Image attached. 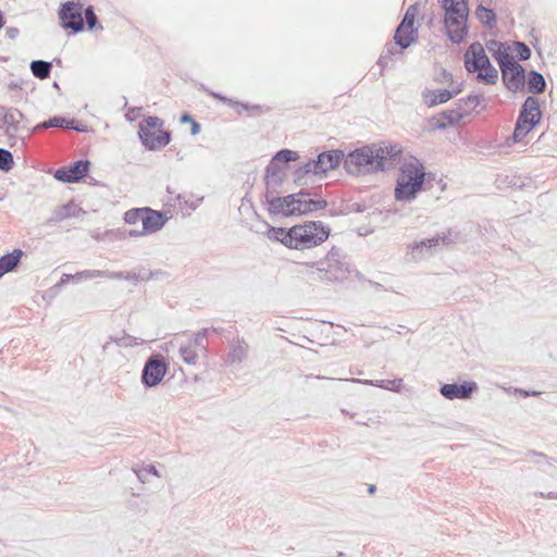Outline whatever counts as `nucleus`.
<instances>
[{
  "label": "nucleus",
  "instance_id": "nucleus-1",
  "mask_svg": "<svg viewBox=\"0 0 557 557\" xmlns=\"http://www.w3.org/2000/svg\"><path fill=\"white\" fill-rule=\"evenodd\" d=\"M383 150L380 145H368L344 154L343 162L347 173L367 175L385 171Z\"/></svg>",
  "mask_w": 557,
  "mask_h": 557
},
{
  "label": "nucleus",
  "instance_id": "nucleus-2",
  "mask_svg": "<svg viewBox=\"0 0 557 557\" xmlns=\"http://www.w3.org/2000/svg\"><path fill=\"white\" fill-rule=\"evenodd\" d=\"M444 10V27L448 39L460 44L468 35L467 20L469 8L467 0H438Z\"/></svg>",
  "mask_w": 557,
  "mask_h": 557
},
{
  "label": "nucleus",
  "instance_id": "nucleus-3",
  "mask_svg": "<svg viewBox=\"0 0 557 557\" xmlns=\"http://www.w3.org/2000/svg\"><path fill=\"white\" fill-rule=\"evenodd\" d=\"M331 235V228L322 221H307L290 227L289 249L305 250L320 246Z\"/></svg>",
  "mask_w": 557,
  "mask_h": 557
},
{
  "label": "nucleus",
  "instance_id": "nucleus-4",
  "mask_svg": "<svg viewBox=\"0 0 557 557\" xmlns=\"http://www.w3.org/2000/svg\"><path fill=\"white\" fill-rule=\"evenodd\" d=\"M541 117L539 100L529 96L521 106L513 133L506 139V145L510 147L512 144L521 141L540 123Z\"/></svg>",
  "mask_w": 557,
  "mask_h": 557
},
{
  "label": "nucleus",
  "instance_id": "nucleus-5",
  "mask_svg": "<svg viewBox=\"0 0 557 557\" xmlns=\"http://www.w3.org/2000/svg\"><path fill=\"white\" fill-rule=\"evenodd\" d=\"M163 121L158 116H148L139 124L138 136L149 150H158L171 141V134L161 129Z\"/></svg>",
  "mask_w": 557,
  "mask_h": 557
},
{
  "label": "nucleus",
  "instance_id": "nucleus-6",
  "mask_svg": "<svg viewBox=\"0 0 557 557\" xmlns=\"http://www.w3.org/2000/svg\"><path fill=\"white\" fill-rule=\"evenodd\" d=\"M497 63L502 72L505 87L511 92H518L525 87V70L513 55L498 53Z\"/></svg>",
  "mask_w": 557,
  "mask_h": 557
},
{
  "label": "nucleus",
  "instance_id": "nucleus-7",
  "mask_svg": "<svg viewBox=\"0 0 557 557\" xmlns=\"http://www.w3.org/2000/svg\"><path fill=\"white\" fill-rule=\"evenodd\" d=\"M84 8L79 2L66 1L61 4L58 16L60 24L65 29H71L74 34L84 30Z\"/></svg>",
  "mask_w": 557,
  "mask_h": 557
},
{
  "label": "nucleus",
  "instance_id": "nucleus-8",
  "mask_svg": "<svg viewBox=\"0 0 557 557\" xmlns=\"http://www.w3.org/2000/svg\"><path fill=\"white\" fill-rule=\"evenodd\" d=\"M454 240L450 238V233L442 236H434L432 238L414 242L408 245L407 259L410 261H419L434 253V250L440 245L448 246Z\"/></svg>",
  "mask_w": 557,
  "mask_h": 557
},
{
  "label": "nucleus",
  "instance_id": "nucleus-9",
  "mask_svg": "<svg viewBox=\"0 0 557 557\" xmlns=\"http://www.w3.org/2000/svg\"><path fill=\"white\" fill-rule=\"evenodd\" d=\"M168 364L161 354L150 356L141 371V383L145 387L150 388L157 386L165 376Z\"/></svg>",
  "mask_w": 557,
  "mask_h": 557
},
{
  "label": "nucleus",
  "instance_id": "nucleus-10",
  "mask_svg": "<svg viewBox=\"0 0 557 557\" xmlns=\"http://www.w3.org/2000/svg\"><path fill=\"white\" fill-rule=\"evenodd\" d=\"M341 249L333 247L330 249L323 260L317 262L320 271H325V275L329 280L341 281L346 278L348 268L341 262ZM307 265L314 267L315 263H307Z\"/></svg>",
  "mask_w": 557,
  "mask_h": 557
},
{
  "label": "nucleus",
  "instance_id": "nucleus-11",
  "mask_svg": "<svg viewBox=\"0 0 557 557\" xmlns=\"http://www.w3.org/2000/svg\"><path fill=\"white\" fill-rule=\"evenodd\" d=\"M164 212L152 210L146 207V212L140 228H133L128 232L131 237L144 236L160 231L168 221Z\"/></svg>",
  "mask_w": 557,
  "mask_h": 557
},
{
  "label": "nucleus",
  "instance_id": "nucleus-12",
  "mask_svg": "<svg viewBox=\"0 0 557 557\" xmlns=\"http://www.w3.org/2000/svg\"><path fill=\"white\" fill-rule=\"evenodd\" d=\"M299 195L290 194L285 197H277L276 194H265V202L271 214L285 216L296 214V200Z\"/></svg>",
  "mask_w": 557,
  "mask_h": 557
},
{
  "label": "nucleus",
  "instance_id": "nucleus-13",
  "mask_svg": "<svg viewBox=\"0 0 557 557\" xmlns=\"http://www.w3.org/2000/svg\"><path fill=\"white\" fill-rule=\"evenodd\" d=\"M416 5H410L405 13L400 24L398 25L395 35L394 40L397 46H399L401 49H407L412 41H414V34L417 30L413 28L414 23V14H410V11H416Z\"/></svg>",
  "mask_w": 557,
  "mask_h": 557
},
{
  "label": "nucleus",
  "instance_id": "nucleus-14",
  "mask_svg": "<svg viewBox=\"0 0 557 557\" xmlns=\"http://www.w3.org/2000/svg\"><path fill=\"white\" fill-rule=\"evenodd\" d=\"M344 152L339 149L324 151L318 154L315 160L311 161V168L314 175H325L329 171L336 169L343 161Z\"/></svg>",
  "mask_w": 557,
  "mask_h": 557
},
{
  "label": "nucleus",
  "instance_id": "nucleus-15",
  "mask_svg": "<svg viewBox=\"0 0 557 557\" xmlns=\"http://www.w3.org/2000/svg\"><path fill=\"white\" fill-rule=\"evenodd\" d=\"M89 169L90 162L88 160H77L70 166L59 168L54 177L63 183H76L88 174Z\"/></svg>",
  "mask_w": 557,
  "mask_h": 557
},
{
  "label": "nucleus",
  "instance_id": "nucleus-16",
  "mask_svg": "<svg viewBox=\"0 0 557 557\" xmlns=\"http://www.w3.org/2000/svg\"><path fill=\"white\" fill-rule=\"evenodd\" d=\"M488 57L480 42H472L465 52V67L469 73H475L485 64H488Z\"/></svg>",
  "mask_w": 557,
  "mask_h": 557
},
{
  "label": "nucleus",
  "instance_id": "nucleus-17",
  "mask_svg": "<svg viewBox=\"0 0 557 557\" xmlns=\"http://www.w3.org/2000/svg\"><path fill=\"white\" fill-rule=\"evenodd\" d=\"M476 389L478 385L475 382H463L461 384H443L440 387V393L444 398L449 400L469 399Z\"/></svg>",
  "mask_w": 557,
  "mask_h": 557
},
{
  "label": "nucleus",
  "instance_id": "nucleus-18",
  "mask_svg": "<svg viewBox=\"0 0 557 557\" xmlns=\"http://www.w3.org/2000/svg\"><path fill=\"white\" fill-rule=\"evenodd\" d=\"M397 178H404L407 183H419L422 186L425 178L424 166L418 159L411 158L400 165Z\"/></svg>",
  "mask_w": 557,
  "mask_h": 557
},
{
  "label": "nucleus",
  "instance_id": "nucleus-19",
  "mask_svg": "<svg viewBox=\"0 0 557 557\" xmlns=\"http://www.w3.org/2000/svg\"><path fill=\"white\" fill-rule=\"evenodd\" d=\"M285 166L278 162L270 161L265 168V194H277V189L282 186L285 176Z\"/></svg>",
  "mask_w": 557,
  "mask_h": 557
},
{
  "label": "nucleus",
  "instance_id": "nucleus-20",
  "mask_svg": "<svg viewBox=\"0 0 557 557\" xmlns=\"http://www.w3.org/2000/svg\"><path fill=\"white\" fill-rule=\"evenodd\" d=\"M299 196L296 200V214H308L326 208L327 202L323 199H312L310 194L306 191L297 193Z\"/></svg>",
  "mask_w": 557,
  "mask_h": 557
},
{
  "label": "nucleus",
  "instance_id": "nucleus-21",
  "mask_svg": "<svg viewBox=\"0 0 557 557\" xmlns=\"http://www.w3.org/2000/svg\"><path fill=\"white\" fill-rule=\"evenodd\" d=\"M421 98L428 108H433L449 101L451 98H454V92H449L448 89L424 88L421 92Z\"/></svg>",
  "mask_w": 557,
  "mask_h": 557
},
{
  "label": "nucleus",
  "instance_id": "nucleus-22",
  "mask_svg": "<svg viewBox=\"0 0 557 557\" xmlns=\"http://www.w3.org/2000/svg\"><path fill=\"white\" fill-rule=\"evenodd\" d=\"M419 183H407L404 178H397L395 187V199L398 201H411L421 191Z\"/></svg>",
  "mask_w": 557,
  "mask_h": 557
},
{
  "label": "nucleus",
  "instance_id": "nucleus-23",
  "mask_svg": "<svg viewBox=\"0 0 557 557\" xmlns=\"http://www.w3.org/2000/svg\"><path fill=\"white\" fill-rule=\"evenodd\" d=\"M249 345L244 338H236L230 344V351L227 354V363L231 366L240 364L248 356Z\"/></svg>",
  "mask_w": 557,
  "mask_h": 557
},
{
  "label": "nucleus",
  "instance_id": "nucleus-24",
  "mask_svg": "<svg viewBox=\"0 0 557 557\" xmlns=\"http://www.w3.org/2000/svg\"><path fill=\"white\" fill-rule=\"evenodd\" d=\"M83 213H85V211L79 206L72 201L66 205L58 207L48 222L49 224H53L69 218L79 216Z\"/></svg>",
  "mask_w": 557,
  "mask_h": 557
},
{
  "label": "nucleus",
  "instance_id": "nucleus-25",
  "mask_svg": "<svg viewBox=\"0 0 557 557\" xmlns=\"http://www.w3.org/2000/svg\"><path fill=\"white\" fill-rule=\"evenodd\" d=\"M22 256L23 251L17 248L0 257V278L17 267Z\"/></svg>",
  "mask_w": 557,
  "mask_h": 557
},
{
  "label": "nucleus",
  "instance_id": "nucleus-26",
  "mask_svg": "<svg viewBox=\"0 0 557 557\" xmlns=\"http://www.w3.org/2000/svg\"><path fill=\"white\" fill-rule=\"evenodd\" d=\"M525 83L528 85V91L530 94H534V95L542 94L546 89V81H545L544 76L535 70H531L528 73Z\"/></svg>",
  "mask_w": 557,
  "mask_h": 557
},
{
  "label": "nucleus",
  "instance_id": "nucleus-27",
  "mask_svg": "<svg viewBox=\"0 0 557 557\" xmlns=\"http://www.w3.org/2000/svg\"><path fill=\"white\" fill-rule=\"evenodd\" d=\"M265 227L267 231L264 232V234L270 240L278 242L283 244L285 247L289 248L290 227H274L269 224H265Z\"/></svg>",
  "mask_w": 557,
  "mask_h": 557
},
{
  "label": "nucleus",
  "instance_id": "nucleus-28",
  "mask_svg": "<svg viewBox=\"0 0 557 557\" xmlns=\"http://www.w3.org/2000/svg\"><path fill=\"white\" fill-rule=\"evenodd\" d=\"M32 74L39 79H46L50 76L52 63L44 60H34L30 62Z\"/></svg>",
  "mask_w": 557,
  "mask_h": 557
},
{
  "label": "nucleus",
  "instance_id": "nucleus-29",
  "mask_svg": "<svg viewBox=\"0 0 557 557\" xmlns=\"http://www.w3.org/2000/svg\"><path fill=\"white\" fill-rule=\"evenodd\" d=\"M202 89L208 92L210 96H212L213 98L215 99H219L221 100L222 102H224L225 104L232 107V108H240L242 110L244 111H249V110H256V111H260L261 108L260 106L256 104V106H249L248 103H243V102H238V101H234L219 92H214L212 90H209L208 88H206L205 86H201Z\"/></svg>",
  "mask_w": 557,
  "mask_h": 557
},
{
  "label": "nucleus",
  "instance_id": "nucleus-30",
  "mask_svg": "<svg viewBox=\"0 0 557 557\" xmlns=\"http://www.w3.org/2000/svg\"><path fill=\"white\" fill-rule=\"evenodd\" d=\"M476 73H478L476 74V79L479 82H483V83H485L487 85H494V84L497 83L498 72L492 65L491 61H488V64H485Z\"/></svg>",
  "mask_w": 557,
  "mask_h": 557
},
{
  "label": "nucleus",
  "instance_id": "nucleus-31",
  "mask_svg": "<svg viewBox=\"0 0 557 557\" xmlns=\"http://www.w3.org/2000/svg\"><path fill=\"white\" fill-rule=\"evenodd\" d=\"M441 115L445 121L436 124L440 129H444L448 125H456L465 117V113L457 109L443 111Z\"/></svg>",
  "mask_w": 557,
  "mask_h": 557
},
{
  "label": "nucleus",
  "instance_id": "nucleus-32",
  "mask_svg": "<svg viewBox=\"0 0 557 557\" xmlns=\"http://www.w3.org/2000/svg\"><path fill=\"white\" fill-rule=\"evenodd\" d=\"M354 382L363 383L367 385H372L376 387H381L388 391H398L401 386L403 380L401 379H395V380H380V381H372V380H352Z\"/></svg>",
  "mask_w": 557,
  "mask_h": 557
},
{
  "label": "nucleus",
  "instance_id": "nucleus-33",
  "mask_svg": "<svg viewBox=\"0 0 557 557\" xmlns=\"http://www.w3.org/2000/svg\"><path fill=\"white\" fill-rule=\"evenodd\" d=\"M71 124L72 123L70 122L69 119L55 115L53 117H50L47 121H44V122L37 124L34 128V131H42V129H47L50 127H59V128L67 129V126Z\"/></svg>",
  "mask_w": 557,
  "mask_h": 557
},
{
  "label": "nucleus",
  "instance_id": "nucleus-34",
  "mask_svg": "<svg viewBox=\"0 0 557 557\" xmlns=\"http://www.w3.org/2000/svg\"><path fill=\"white\" fill-rule=\"evenodd\" d=\"M476 17L481 23L488 27H494L496 24V14L492 9H487L482 4L478 5L475 11Z\"/></svg>",
  "mask_w": 557,
  "mask_h": 557
},
{
  "label": "nucleus",
  "instance_id": "nucleus-35",
  "mask_svg": "<svg viewBox=\"0 0 557 557\" xmlns=\"http://www.w3.org/2000/svg\"><path fill=\"white\" fill-rule=\"evenodd\" d=\"M381 147V150H383V157H384V164L385 170L392 165V162L398 157L400 153V148L397 145H386V144H379Z\"/></svg>",
  "mask_w": 557,
  "mask_h": 557
},
{
  "label": "nucleus",
  "instance_id": "nucleus-36",
  "mask_svg": "<svg viewBox=\"0 0 557 557\" xmlns=\"http://www.w3.org/2000/svg\"><path fill=\"white\" fill-rule=\"evenodd\" d=\"M180 356L187 364H195L198 360V354L191 343L180 347Z\"/></svg>",
  "mask_w": 557,
  "mask_h": 557
},
{
  "label": "nucleus",
  "instance_id": "nucleus-37",
  "mask_svg": "<svg viewBox=\"0 0 557 557\" xmlns=\"http://www.w3.org/2000/svg\"><path fill=\"white\" fill-rule=\"evenodd\" d=\"M2 110L5 111L2 117L3 125H10L11 127L18 125L20 120L23 117V114L20 110L14 108H2Z\"/></svg>",
  "mask_w": 557,
  "mask_h": 557
},
{
  "label": "nucleus",
  "instance_id": "nucleus-38",
  "mask_svg": "<svg viewBox=\"0 0 557 557\" xmlns=\"http://www.w3.org/2000/svg\"><path fill=\"white\" fill-rule=\"evenodd\" d=\"M146 208H134L125 212L124 221L129 225L143 223Z\"/></svg>",
  "mask_w": 557,
  "mask_h": 557
},
{
  "label": "nucleus",
  "instance_id": "nucleus-39",
  "mask_svg": "<svg viewBox=\"0 0 557 557\" xmlns=\"http://www.w3.org/2000/svg\"><path fill=\"white\" fill-rule=\"evenodd\" d=\"M119 347H135L144 344V341L124 333L121 337L111 338Z\"/></svg>",
  "mask_w": 557,
  "mask_h": 557
},
{
  "label": "nucleus",
  "instance_id": "nucleus-40",
  "mask_svg": "<svg viewBox=\"0 0 557 557\" xmlns=\"http://www.w3.org/2000/svg\"><path fill=\"white\" fill-rule=\"evenodd\" d=\"M299 158V154L297 151L289 150V149H281L278 150L271 161L278 162V164L283 162H289L295 161Z\"/></svg>",
  "mask_w": 557,
  "mask_h": 557
},
{
  "label": "nucleus",
  "instance_id": "nucleus-41",
  "mask_svg": "<svg viewBox=\"0 0 557 557\" xmlns=\"http://www.w3.org/2000/svg\"><path fill=\"white\" fill-rule=\"evenodd\" d=\"M13 165V154L9 150L0 148V170L8 172Z\"/></svg>",
  "mask_w": 557,
  "mask_h": 557
},
{
  "label": "nucleus",
  "instance_id": "nucleus-42",
  "mask_svg": "<svg viewBox=\"0 0 557 557\" xmlns=\"http://www.w3.org/2000/svg\"><path fill=\"white\" fill-rule=\"evenodd\" d=\"M83 17H84V24L86 23L87 25V28L89 30H92L97 27L98 25V17L94 11V8L91 5L87 7L85 10H84V13H83Z\"/></svg>",
  "mask_w": 557,
  "mask_h": 557
},
{
  "label": "nucleus",
  "instance_id": "nucleus-43",
  "mask_svg": "<svg viewBox=\"0 0 557 557\" xmlns=\"http://www.w3.org/2000/svg\"><path fill=\"white\" fill-rule=\"evenodd\" d=\"M313 174L314 170L311 168V161L309 160L304 165L299 166L294 173V181L296 184H301L302 180L308 175Z\"/></svg>",
  "mask_w": 557,
  "mask_h": 557
},
{
  "label": "nucleus",
  "instance_id": "nucleus-44",
  "mask_svg": "<svg viewBox=\"0 0 557 557\" xmlns=\"http://www.w3.org/2000/svg\"><path fill=\"white\" fill-rule=\"evenodd\" d=\"M394 49L395 48L392 44H387L385 46L383 53L380 55L377 60V65L381 66V73L388 65V62L391 61L392 55L394 54Z\"/></svg>",
  "mask_w": 557,
  "mask_h": 557
},
{
  "label": "nucleus",
  "instance_id": "nucleus-45",
  "mask_svg": "<svg viewBox=\"0 0 557 557\" xmlns=\"http://www.w3.org/2000/svg\"><path fill=\"white\" fill-rule=\"evenodd\" d=\"M487 50L492 53L493 58L497 61L498 53L509 54L506 49H504L503 44L497 40L491 39L486 42Z\"/></svg>",
  "mask_w": 557,
  "mask_h": 557
},
{
  "label": "nucleus",
  "instance_id": "nucleus-46",
  "mask_svg": "<svg viewBox=\"0 0 557 557\" xmlns=\"http://www.w3.org/2000/svg\"><path fill=\"white\" fill-rule=\"evenodd\" d=\"M515 50L517 53V58L520 61H525V60L530 59V57H531V49L524 42L515 41Z\"/></svg>",
  "mask_w": 557,
  "mask_h": 557
},
{
  "label": "nucleus",
  "instance_id": "nucleus-47",
  "mask_svg": "<svg viewBox=\"0 0 557 557\" xmlns=\"http://www.w3.org/2000/svg\"><path fill=\"white\" fill-rule=\"evenodd\" d=\"M483 101L482 95H469L466 98H461L457 101V106L461 107V102H465V106H469V108H475Z\"/></svg>",
  "mask_w": 557,
  "mask_h": 557
},
{
  "label": "nucleus",
  "instance_id": "nucleus-48",
  "mask_svg": "<svg viewBox=\"0 0 557 557\" xmlns=\"http://www.w3.org/2000/svg\"><path fill=\"white\" fill-rule=\"evenodd\" d=\"M101 277V270H84L75 273V280H92Z\"/></svg>",
  "mask_w": 557,
  "mask_h": 557
},
{
  "label": "nucleus",
  "instance_id": "nucleus-49",
  "mask_svg": "<svg viewBox=\"0 0 557 557\" xmlns=\"http://www.w3.org/2000/svg\"><path fill=\"white\" fill-rule=\"evenodd\" d=\"M210 334V327H205L194 336V346L205 347V338Z\"/></svg>",
  "mask_w": 557,
  "mask_h": 557
},
{
  "label": "nucleus",
  "instance_id": "nucleus-50",
  "mask_svg": "<svg viewBox=\"0 0 557 557\" xmlns=\"http://www.w3.org/2000/svg\"><path fill=\"white\" fill-rule=\"evenodd\" d=\"M434 79L438 83H450V85L454 84L453 74L445 70H442V72Z\"/></svg>",
  "mask_w": 557,
  "mask_h": 557
},
{
  "label": "nucleus",
  "instance_id": "nucleus-51",
  "mask_svg": "<svg viewBox=\"0 0 557 557\" xmlns=\"http://www.w3.org/2000/svg\"><path fill=\"white\" fill-rule=\"evenodd\" d=\"M125 272L119 271V272H110V271H102L101 270V277L110 278V280H124Z\"/></svg>",
  "mask_w": 557,
  "mask_h": 557
},
{
  "label": "nucleus",
  "instance_id": "nucleus-52",
  "mask_svg": "<svg viewBox=\"0 0 557 557\" xmlns=\"http://www.w3.org/2000/svg\"><path fill=\"white\" fill-rule=\"evenodd\" d=\"M70 122L72 124L67 126V129H74V131L79 132V133L87 132V126L85 124H83L81 122H77L74 119L70 120Z\"/></svg>",
  "mask_w": 557,
  "mask_h": 557
},
{
  "label": "nucleus",
  "instance_id": "nucleus-53",
  "mask_svg": "<svg viewBox=\"0 0 557 557\" xmlns=\"http://www.w3.org/2000/svg\"><path fill=\"white\" fill-rule=\"evenodd\" d=\"M144 273H135V272H125L124 280L131 281L133 283H137L139 281H143Z\"/></svg>",
  "mask_w": 557,
  "mask_h": 557
},
{
  "label": "nucleus",
  "instance_id": "nucleus-54",
  "mask_svg": "<svg viewBox=\"0 0 557 557\" xmlns=\"http://www.w3.org/2000/svg\"><path fill=\"white\" fill-rule=\"evenodd\" d=\"M163 274L164 273L159 270L158 271H147V272H144L143 281L158 280L161 276H163Z\"/></svg>",
  "mask_w": 557,
  "mask_h": 557
},
{
  "label": "nucleus",
  "instance_id": "nucleus-55",
  "mask_svg": "<svg viewBox=\"0 0 557 557\" xmlns=\"http://www.w3.org/2000/svg\"><path fill=\"white\" fill-rule=\"evenodd\" d=\"M144 471L153 476L161 478V473L158 471V469L153 465H147L144 468Z\"/></svg>",
  "mask_w": 557,
  "mask_h": 557
},
{
  "label": "nucleus",
  "instance_id": "nucleus-56",
  "mask_svg": "<svg viewBox=\"0 0 557 557\" xmlns=\"http://www.w3.org/2000/svg\"><path fill=\"white\" fill-rule=\"evenodd\" d=\"M5 126V134L9 136L10 139H15L16 133L18 131V125L11 127L10 125Z\"/></svg>",
  "mask_w": 557,
  "mask_h": 557
},
{
  "label": "nucleus",
  "instance_id": "nucleus-57",
  "mask_svg": "<svg viewBox=\"0 0 557 557\" xmlns=\"http://www.w3.org/2000/svg\"><path fill=\"white\" fill-rule=\"evenodd\" d=\"M20 34V30L16 27H8L5 30V35L10 39H15Z\"/></svg>",
  "mask_w": 557,
  "mask_h": 557
},
{
  "label": "nucleus",
  "instance_id": "nucleus-58",
  "mask_svg": "<svg viewBox=\"0 0 557 557\" xmlns=\"http://www.w3.org/2000/svg\"><path fill=\"white\" fill-rule=\"evenodd\" d=\"M140 108H132L127 111V113L125 114L126 119L128 121H134L135 117L138 115V112H139Z\"/></svg>",
  "mask_w": 557,
  "mask_h": 557
},
{
  "label": "nucleus",
  "instance_id": "nucleus-59",
  "mask_svg": "<svg viewBox=\"0 0 557 557\" xmlns=\"http://www.w3.org/2000/svg\"><path fill=\"white\" fill-rule=\"evenodd\" d=\"M517 393H519L523 397L537 396L541 394V392H537V391H525V389H517Z\"/></svg>",
  "mask_w": 557,
  "mask_h": 557
},
{
  "label": "nucleus",
  "instance_id": "nucleus-60",
  "mask_svg": "<svg viewBox=\"0 0 557 557\" xmlns=\"http://www.w3.org/2000/svg\"><path fill=\"white\" fill-rule=\"evenodd\" d=\"M134 473L136 474L137 479L141 482V483H146L147 482V479L145 476V471H144V468L141 470H138V469H133Z\"/></svg>",
  "mask_w": 557,
  "mask_h": 557
},
{
  "label": "nucleus",
  "instance_id": "nucleus-61",
  "mask_svg": "<svg viewBox=\"0 0 557 557\" xmlns=\"http://www.w3.org/2000/svg\"><path fill=\"white\" fill-rule=\"evenodd\" d=\"M71 280H75V274H63L58 285L66 284Z\"/></svg>",
  "mask_w": 557,
  "mask_h": 557
},
{
  "label": "nucleus",
  "instance_id": "nucleus-62",
  "mask_svg": "<svg viewBox=\"0 0 557 557\" xmlns=\"http://www.w3.org/2000/svg\"><path fill=\"white\" fill-rule=\"evenodd\" d=\"M190 124H191L190 134L197 135L200 132V124L198 122H196L195 120Z\"/></svg>",
  "mask_w": 557,
  "mask_h": 557
},
{
  "label": "nucleus",
  "instance_id": "nucleus-63",
  "mask_svg": "<svg viewBox=\"0 0 557 557\" xmlns=\"http://www.w3.org/2000/svg\"><path fill=\"white\" fill-rule=\"evenodd\" d=\"M448 90H449V92H454V97L457 96L458 94H460L462 91V83L458 84L455 87H451Z\"/></svg>",
  "mask_w": 557,
  "mask_h": 557
},
{
  "label": "nucleus",
  "instance_id": "nucleus-64",
  "mask_svg": "<svg viewBox=\"0 0 557 557\" xmlns=\"http://www.w3.org/2000/svg\"><path fill=\"white\" fill-rule=\"evenodd\" d=\"M180 121H181V123L185 124V123H191L194 121V119L188 113H185L181 116Z\"/></svg>",
  "mask_w": 557,
  "mask_h": 557
}]
</instances>
